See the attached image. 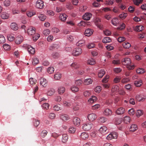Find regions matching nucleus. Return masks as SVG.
Returning a JSON list of instances; mask_svg holds the SVG:
<instances>
[{"instance_id": "1", "label": "nucleus", "mask_w": 146, "mask_h": 146, "mask_svg": "<svg viewBox=\"0 0 146 146\" xmlns=\"http://www.w3.org/2000/svg\"><path fill=\"white\" fill-rule=\"evenodd\" d=\"M122 64L125 66H127L128 70H131L134 69V65H132L130 59L126 58L123 59L121 60Z\"/></svg>"}, {"instance_id": "2", "label": "nucleus", "mask_w": 146, "mask_h": 146, "mask_svg": "<svg viewBox=\"0 0 146 146\" xmlns=\"http://www.w3.org/2000/svg\"><path fill=\"white\" fill-rule=\"evenodd\" d=\"M93 126V124L91 123H86L83 124L82 128L85 131H89Z\"/></svg>"}, {"instance_id": "3", "label": "nucleus", "mask_w": 146, "mask_h": 146, "mask_svg": "<svg viewBox=\"0 0 146 146\" xmlns=\"http://www.w3.org/2000/svg\"><path fill=\"white\" fill-rule=\"evenodd\" d=\"M36 7L37 8L42 9L44 7L43 1L41 0H37L36 3Z\"/></svg>"}, {"instance_id": "4", "label": "nucleus", "mask_w": 146, "mask_h": 146, "mask_svg": "<svg viewBox=\"0 0 146 146\" xmlns=\"http://www.w3.org/2000/svg\"><path fill=\"white\" fill-rule=\"evenodd\" d=\"M36 29L33 27H28L27 30V33L29 35H33L35 34Z\"/></svg>"}, {"instance_id": "5", "label": "nucleus", "mask_w": 146, "mask_h": 146, "mask_svg": "<svg viewBox=\"0 0 146 146\" xmlns=\"http://www.w3.org/2000/svg\"><path fill=\"white\" fill-rule=\"evenodd\" d=\"M117 137V133L116 132H113L110 134L107 137V139L108 140H111L113 139H116Z\"/></svg>"}, {"instance_id": "6", "label": "nucleus", "mask_w": 146, "mask_h": 146, "mask_svg": "<svg viewBox=\"0 0 146 146\" xmlns=\"http://www.w3.org/2000/svg\"><path fill=\"white\" fill-rule=\"evenodd\" d=\"M82 52V49L81 48H76L73 50L72 54L74 56H77L80 54Z\"/></svg>"}, {"instance_id": "7", "label": "nucleus", "mask_w": 146, "mask_h": 146, "mask_svg": "<svg viewBox=\"0 0 146 146\" xmlns=\"http://www.w3.org/2000/svg\"><path fill=\"white\" fill-rule=\"evenodd\" d=\"M97 118L96 115L94 113L90 114L88 116V119L90 121H93Z\"/></svg>"}, {"instance_id": "8", "label": "nucleus", "mask_w": 146, "mask_h": 146, "mask_svg": "<svg viewBox=\"0 0 146 146\" xmlns=\"http://www.w3.org/2000/svg\"><path fill=\"white\" fill-rule=\"evenodd\" d=\"M40 84L43 87H46L47 85V81L44 78L41 77L40 79Z\"/></svg>"}, {"instance_id": "9", "label": "nucleus", "mask_w": 146, "mask_h": 146, "mask_svg": "<svg viewBox=\"0 0 146 146\" xmlns=\"http://www.w3.org/2000/svg\"><path fill=\"white\" fill-rule=\"evenodd\" d=\"M73 121L75 125L78 126L80 125V119L77 117H74L73 119Z\"/></svg>"}, {"instance_id": "10", "label": "nucleus", "mask_w": 146, "mask_h": 146, "mask_svg": "<svg viewBox=\"0 0 146 146\" xmlns=\"http://www.w3.org/2000/svg\"><path fill=\"white\" fill-rule=\"evenodd\" d=\"M92 15L89 13H86L83 16V18L84 19L88 21L92 17Z\"/></svg>"}, {"instance_id": "11", "label": "nucleus", "mask_w": 146, "mask_h": 146, "mask_svg": "<svg viewBox=\"0 0 146 146\" xmlns=\"http://www.w3.org/2000/svg\"><path fill=\"white\" fill-rule=\"evenodd\" d=\"M26 47L29 53L31 54H34L35 53V49L29 45L27 44Z\"/></svg>"}, {"instance_id": "12", "label": "nucleus", "mask_w": 146, "mask_h": 146, "mask_svg": "<svg viewBox=\"0 0 146 146\" xmlns=\"http://www.w3.org/2000/svg\"><path fill=\"white\" fill-rule=\"evenodd\" d=\"M125 111L124 108L120 107L118 108L116 111V113L118 115H121L123 114Z\"/></svg>"}, {"instance_id": "13", "label": "nucleus", "mask_w": 146, "mask_h": 146, "mask_svg": "<svg viewBox=\"0 0 146 146\" xmlns=\"http://www.w3.org/2000/svg\"><path fill=\"white\" fill-rule=\"evenodd\" d=\"M23 37L21 36H17L15 39V42L17 44H20L23 41Z\"/></svg>"}, {"instance_id": "14", "label": "nucleus", "mask_w": 146, "mask_h": 146, "mask_svg": "<svg viewBox=\"0 0 146 146\" xmlns=\"http://www.w3.org/2000/svg\"><path fill=\"white\" fill-rule=\"evenodd\" d=\"M99 131L102 134H105L108 132L107 128L105 126L101 127L99 129Z\"/></svg>"}, {"instance_id": "15", "label": "nucleus", "mask_w": 146, "mask_h": 146, "mask_svg": "<svg viewBox=\"0 0 146 146\" xmlns=\"http://www.w3.org/2000/svg\"><path fill=\"white\" fill-rule=\"evenodd\" d=\"M1 18L4 19H7L9 17V15L5 12L2 13L1 15Z\"/></svg>"}, {"instance_id": "16", "label": "nucleus", "mask_w": 146, "mask_h": 146, "mask_svg": "<svg viewBox=\"0 0 146 146\" xmlns=\"http://www.w3.org/2000/svg\"><path fill=\"white\" fill-rule=\"evenodd\" d=\"M92 30L90 29H87L86 30L85 32V35L86 36H89L93 33Z\"/></svg>"}, {"instance_id": "17", "label": "nucleus", "mask_w": 146, "mask_h": 146, "mask_svg": "<svg viewBox=\"0 0 146 146\" xmlns=\"http://www.w3.org/2000/svg\"><path fill=\"white\" fill-rule=\"evenodd\" d=\"M68 139V136L66 134H64L62 135V141L63 143H66Z\"/></svg>"}, {"instance_id": "18", "label": "nucleus", "mask_w": 146, "mask_h": 146, "mask_svg": "<svg viewBox=\"0 0 146 146\" xmlns=\"http://www.w3.org/2000/svg\"><path fill=\"white\" fill-rule=\"evenodd\" d=\"M80 137L83 139H86L88 138V135L87 133L84 132L81 133Z\"/></svg>"}, {"instance_id": "19", "label": "nucleus", "mask_w": 146, "mask_h": 146, "mask_svg": "<svg viewBox=\"0 0 146 146\" xmlns=\"http://www.w3.org/2000/svg\"><path fill=\"white\" fill-rule=\"evenodd\" d=\"M93 80L91 78H88L85 79L83 82L84 85H87L92 84Z\"/></svg>"}, {"instance_id": "20", "label": "nucleus", "mask_w": 146, "mask_h": 146, "mask_svg": "<svg viewBox=\"0 0 146 146\" xmlns=\"http://www.w3.org/2000/svg\"><path fill=\"white\" fill-rule=\"evenodd\" d=\"M138 129L137 125L135 124L131 125L129 128V130L131 132H134L136 131Z\"/></svg>"}, {"instance_id": "21", "label": "nucleus", "mask_w": 146, "mask_h": 146, "mask_svg": "<svg viewBox=\"0 0 146 146\" xmlns=\"http://www.w3.org/2000/svg\"><path fill=\"white\" fill-rule=\"evenodd\" d=\"M136 99L139 102L143 101L145 100V98L142 97V96L140 95H137L136 96Z\"/></svg>"}, {"instance_id": "22", "label": "nucleus", "mask_w": 146, "mask_h": 146, "mask_svg": "<svg viewBox=\"0 0 146 146\" xmlns=\"http://www.w3.org/2000/svg\"><path fill=\"white\" fill-rule=\"evenodd\" d=\"M10 27L14 31H16L18 29L17 25L15 23H12L11 24Z\"/></svg>"}, {"instance_id": "23", "label": "nucleus", "mask_w": 146, "mask_h": 146, "mask_svg": "<svg viewBox=\"0 0 146 146\" xmlns=\"http://www.w3.org/2000/svg\"><path fill=\"white\" fill-rule=\"evenodd\" d=\"M61 119L63 121H66L68 120L69 118L68 115L66 114H62L60 116Z\"/></svg>"}, {"instance_id": "24", "label": "nucleus", "mask_w": 146, "mask_h": 146, "mask_svg": "<svg viewBox=\"0 0 146 146\" xmlns=\"http://www.w3.org/2000/svg\"><path fill=\"white\" fill-rule=\"evenodd\" d=\"M67 16L65 14H60L59 17L60 19L62 21H65L66 18Z\"/></svg>"}, {"instance_id": "25", "label": "nucleus", "mask_w": 146, "mask_h": 146, "mask_svg": "<svg viewBox=\"0 0 146 146\" xmlns=\"http://www.w3.org/2000/svg\"><path fill=\"white\" fill-rule=\"evenodd\" d=\"M144 29V27L142 25L137 26L135 28V30L137 31L140 32L142 31Z\"/></svg>"}, {"instance_id": "26", "label": "nucleus", "mask_w": 146, "mask_h": 146, "mask_svg": "<svg viewBox=\"0 0 146 146\" xmlns=\"http://www.w3.org/2000/svg\"><path fill=\"white\" fill-rule=\"evenodd\" d=\"M122 45L123 47L125 48H128L131 46L130 44L126 41L123 42Z\"/></svg>"}, {"instance_id": "27", "label": "nucleus", "mask_w": 146, "mask_h": 146, "mask_svg": "<svg viewBox=\"0 0 146 146\" xmlns=\"http://www.w3.org/2000/svg\"><path fill=\"white\" fill-rule=\"evenodd\" d=\"M111 41L110 38L108 37H106L103 39L102 42L104 43H107L110 42Z\"/></svg>"}, {"instance_id": "28", "label": "nucleus", "mask_w": 146, "mask_h": 146, "mask_svg": "<svg viewBox=\"0 0 146 146\" xmlns=\"http://www.w3.org/2000/svg\"><path fill=\"white\" fill-rule=\"evenodd\" d=\"M65 89L64 87H59L58 90V93L60 94H62L65 91Z\"/></svg>"}, {"instance_id": "29", "label": "nucleus", "mask_w": 146, "mask_h": 146, "mask_svg": "<svg viewBox=\"0 0 146 146\" xmlns=\"http://www.w3.org/2000/svg\"><path fill=\"white\" fill-rule=\"evenodd\" d=\"M118 20L116 18L113 19L111 20V23L113 25L116 26L119 23Z\"/></svg>"}, {"instance_id": "30", "label": "nucleus", "mask_w": 146, "mask_h": 146, "mask_svg": "<svg viewBox=\"0 0 146 146\" xmlns=\"http://www.w3.org/2000/svg\"><path fill=\"white\" fill-rule=\"evenodd\" d=\"M135 85L137 87H140L142 84V81L141 80L135 81L134 83Z\"/></svg>"}, {"instance_id": "31", "label": "nucleus", "mask_w": 146, "mask_h": 146, "mask_svg": "<svg viewBox=\"0 0 146 146\" xmlns=\"http://www.w3.org/2000/svg\"><path fill=\"white\" fill-rule=\"evenodd\" d=\"M71 89L72 92L73 93L77 92L79 91L78 88L75 86H72L71 87Z\"/></svg>"}, {"instance_id": "32", "label": "nucleus", "mask_w": 146, "mask_h": 146, "mask_svg": "<svg viewBox=\"0 0 146 146\" xmlns=\"http://www.w3.org/2000/svg\"><path fill=\"white\" fill-rule=\"evenodd\" d=\"M61 77V74L60 73H57L54 75V78L56 80H58L60 79Z\"/></svg>"}, {"instance_id": "33", "label": "nucleus", "mask_w": 146, "mask_h": 146, "mask_svg": "<svg viewBox=\"0 0 146 146\" xmlns=\"http://www.w3.org/2000/svg\"><path fill=\"white\" fill-rule=\"evenodd\" d=\"M105 74V72L104 70L102 69L100 71L98 74V76L99 77L102 78L104 76Z\"/></svg>"}, {"instance_id": "34", "label": "nucleus", "mask_w": 146, "mask_h": 146, "mask_svg": "<svg viewBox=\"0 0 146 146\" xmlns=\"http://www.w3.org/2000/svg\"><path fill=\"white\" fill-rule=\"evenodd\" d=\"M123 120L125 123H128L130 122L131 119L129 117L125 116L124 117Z\"/></svg>"}, {"instance_id": "35", "label": "nucleus", "mask_w": 146, "mask_h": 146, "mask_svg": "<svg viewBox=\"0 0 146 146\" xmlns=\"http://www.w3.org/2000/svg\"><path fill=\"white\" fill-rule=\"evenodd\" d=\"M111 113V111L108 109H106L104 112V114L106 115H110Z\"/></svg>"}, {"instance_id": "36", "label": "nucleus", "mask_w": 146, "mask_h": 146, "mask_svg": "<svg viewBox=\"0 0 146 146\" xmlns=\"http://www.w3.org/2000/svg\"><path fill=\"white\" fill-rule=\"evenodd\" d=\"M71 67L74 68L75 69H77L79 68V65L76 62H74L72 63L71 65Z\"/></svg>"}, {"instance_id": "37", "label": "nucleus", "mask_w": 146, "mask_h": 146, "mask_svg": "<svg viewBox=\"0 0 146 146\" xmlns=\"http://www.w3.org/2000/svg\"><path fill=\"white\" fill-rule=\"evenodd\" d=\"M87 62L88 64L92 65L95 64L96 63L94 60L92 58L88 60Z\"/></svg>"}, {"instance_id": "38", "label": "nucleus", "mask_w": 146, "mask_h": 146, "mask_svg": "<svg viewBox=\"0 0 146 146\" xmlns=\"http://www.w3.org/2000/svg\"><path fill=\"white\" fill-rule=\"evenodd\" d=\"M145 72V70L143 68H139L136 70V72L137 73L141 74L144 73Z\"/></svg>"}, {"instance_id": "39", "label": "nucleus", "mask_w": 146, "mask_h": 146, "mask_svg": "<svg viewBox=\"0 0 146 146\" xmlns=\"http://www.w3.org/2000/svg\"><path fill=\"white\" fill-rule=\"evenodd\" d=\"M119 87L115 85L112 86L111 90L113 92H117L119 90Z\"/></svg>"}, {"instance_id": "40", "label": "nucleus", "mask_w": 146, "mask_h": 146, "mask_svg": "<svg viewBox=\"0 0 146 146\" xmlns=\"http://www.w3.org/2000/svg\"><path fill=\"white\" fill-rule=\"evenodd\" d=\"M5 41V39L4 36L1 35H0V43H3Z\"/></svg>"}, {"instance_id": "41", "label": "nucleus", "mask_w": 146, "mask_h": 146, "mask_svg": "<svg viewBox=\"0 0 146 146\" xmlns=\"http://www.w3.org/2000/svg\"><path fill=\"white\" fill-rule=\"evenodd\" d=\"M55 92V90L53 89H51L49 90L47 93V95L51 96Z\"/></svg>"}, {"instance_id": "42", "label": "nucleus", "mask_w": 146, "mask_h": 146, "mask_svg": "<svg viewBox=\"0 0 146 146\" xmlns=\"http://www.w3.org/2000/svg\"><path fill=\"white\" fill-rule=\"evenodd\" d=\"M107 120V119L104 117H100L98 119L99 122L102 123H104Z\"/></svg>"}, {"instance_id": "43", "label": "nucleus", "mask_w": 146, "mask_h": 146, "mask_svg": "<svg viewBox=\"0 0 146 146\" xmlns=\"http://www.w3.org/2000/svg\"><path fill=\"white\" fill-rule=\"evenodd\" d=\"M84 41L83 40H81L79 41L78 42L76 43V45L77 46H82L83 45H84Z\"/></svg>"}, {"instance_id": "44", "label": "nucleus", "mask_w": 146, "mask_h": 146, "mask_svg": "<svg viewBox=\"0 0 146 146\" xmlns=\"http://www.w3.org/2000/svg\"><path fill=\"white\" fill-rule=\"evenodd\" d=\"M36 81V80L33 78H31L29 79L30 84L32 85L35 84Z\"/></svg>"}, {"instance_id": "45", "label": "nucleus", "mask_w": 146, "mask_h": 146, "mask_svg": "<svg viewBox=\"0 0 146 146\" xmlns=\"http://www.w3.org/2000/svg\"><path fill=\"white\" fill-rule=\"evenodd\" d=\"M97 100V98L95 96H92L91 98H90L88 102L90 103H93Z\"/></svg>"}, {"instance_id": "46", "label": "nucleus", "mask_w": 146, "mask_h": 146, "mask_svg": "<svg viewBox=\"0 0 146 146\" xmlns=\"http://www.w3.org/2000/svg\"><path fill=\"white\" fill-rule=\"evenodd\" d=\"M34 36L33 37V39L34 41H36L40 37V35L38 34H35Z\"/></svg>"}, {"instance_id": "47", "label": "nucleus", "mask_w": 146, "mask_h": 146, "mask_svg": "<svg viewBox=\"0 0 146 146\" xmlns=\"http://www.w3.org/2000/svg\"><path fill=\"white\" fill-rule=\"evenodd\" d=\"M122 122V119L121 118H116L115 119V123L116 125H119Z\"/></svg>"}, {"instance_id": "48", "label": "nucleus", "mask_w": 146, "mask_h": 146, "mask_svg": "<svg viewBox=\"0 0 146 146\" xmlns=\"http://www.w3.org/2000/svg\"><path fill=\"white\" fill-rule=\"evenodd\" d=\"M40 20L41 21H44L46 19V17L44 15L41 14L38 16Z\"/></svg>"}, {"instance_id": "49", "label": "nucleus", "mask_w": 146, "mask_h": 146, "mask_svg": "<svg viewBox=\"0 0 146 146\" xmlns=\"http://www.w3.org/2000/svg\"><path fill=\"white\" fill-rule=\"evenodd\" d=\"M136 115L137 117H139L143 114V111L141 110H137L136 112Z\"/></svg>"}, {"instance_id": "50", "label": "nucleus", "mask_w": 146, "mask_h": 146, "mask_svg": "<svg viewBox=\"0 0 146 146\" xmlns=\"http://www.w3.org/2000/svg\"><path fill=\"white\" fill-rule=\"evenodd\" d=\"M83 82L81 79L76 80L75 81V84L76 86H80L82 83Z\"/></svg>"}, {"instance_id": "51", "label": "nucleus", "mask_w": 146, "mask_h": 146, "mask_svg": "<svg viewBox=\"0 0 146 146\" xmlns=\"http://www.w3.org/2000/svg\"><path fill=\"white\" fill-rule=\"evenodd\" d=\"M76 129L74 127H70L69 129V132L71 133H74L76 130Z\"/></svg>"}, {"instance_id": "52", "label": "nucleus", "mask_w": 146, "mask_h": 146, "mask_svg": "<svg viewBox=\"0 0 146 146\" xmlns=\"http://www.w3.org/2000/svg\"><path fill=\"white\" fill-rule=\"evenodd\" d=\"M130 80L128 78H123L121 80V82L124 84H126L129 82Z\"/></svg>"}, {"instance_id": "53", "label": "nucleus", "mask_w": 146, "mask_h": 146, "mask_svg": "<svg viewBox=\"0 0 146 146\" xmlns=\"http://www.w3.org/2000/svg\"><path fill=\"white\" fill-rule=\"evenodd\" d=\"M33 122L34 123V125L35 127H37L38 126L40 123V122L39 120L35 119L33 120Z\"/></svg>"}, {"instance_id": "54", "label": "nucleus", "mask_w": 146, "mask_h": 146, "mask_svg": "<svg viewBox=\"0 0 146 146\" xmlns=\"http://www.w3.org/2000/svg\"><path fill=\"white\" fill-rule=\"evenodd\" d=\"M54 71V68L53 67H49L47 70V72L50 74L53 73Z\"/></svg>"}, {"instance_id": "55", "label": "nucleus", "mask_w": 146, "mask_h": 146, "mask_svg": "<svg viewBox=\"0 0 146 146\" xmlns=\"http://www.w3.org/2000/svg\"><path fill=\"white\" fill-rule=\"evenodd\" d=\"M114 0H106V3L108 5H111L113 4Z\"/></svg>"}, {"instance_id": "56", "label": "nucleus", "mask_w": 146, "mask_h": 146, "mask_svg": "<svg viewBox=\"0 0 146 146\" xmlns=\"http://www.w3.org/2000/svg\"><path fill=\"white\" fill-rule=\"evenodd\" d=\"M49 105L48 103H44L42 105V107L43 109L47 110L49 108Z\"/></svg>"}, {"instance_id": "57", "label": "nucleus", "mask_w": 146, "mask_h": 146, "mask_svg": "<svg viewBox=\"0 0 146 146\" xmlns=\"http://www.w3.org/2000/svg\"><path fill=\"white\" fill-rule=\"evenodd\" d=\"M125 25L124 23H122L120 25V26L118 27L117 29L118 30H122L125 28Z\"/></svg>"}, {"instance_id": "58", "label": "nucleus", "mask_w": 146, "mask_h": 146, "mask_svg": "<svg viewBox=\"0 0 146 146\" xmlns=\"http://www.w3.org/2000/svg\"><path fill=\"white\" fill-rule=\"evenodd\" d=\"M83 94L84 96L87 97L90 95V93L89 91H86L84 92Z\"/></svg>"}, {"instance_id": "59", "label": "nucleus", "mask_w": 146, "mask_h": 146, "mask_svg": "<svg viewBox=\"0 0 146 146\" xmlns=\"http://www.w3.org/2000/svg\"><path fill=\"white\" fill-rule=\"evenodd\" d=\"M127 14L126 13H123L119 15V17L122 19H124L127 16Z\"/></svg>"}, {"instance_id": "60", "label": "nucleus", "mask_w": 146, "mask_h": 146, "mask_svg": "<svg viewBox=\"0 0 146 146\" xmlns=\"http://www.w3.org/2000/svg\"><path fill=\"white\" fill-rule=\"evenodd\" d=\"M39 62L38 60L36 58H34L32 62L33 65H35Z\"/></svg>"}, {"instance_id": "61", "label": "nucleus", "mask_w": 146, "mask_h": 146, "mask_svg": "<svg viewBox=\"0 0 146 146\" xmlns=\"http://www.w3.org/2000/svg\"><path fill=\"white\" fill-rule=\"evenodd\" d=\"M47 131L46 130H43L41 133V135L42 137H44L47 135Z\"/></svg>"}, {"instance_id": "62", "label": "nucleus", "mask_w": 146, "mask_h": 146, "mask_svg": "<svg viewBox=\"0 0 146 146\" xmlns=\"http://www.w3.org/2000/svg\"><path fill=\"white\" fill-rule=\"evenodd\" d=\"M3 47L4 49L6 50H8L10 49V46L7 44H4L3 45Z\"/></svg>"}, {"instance_id": "63", "label": "nucleus", "mask_w": 146, "mask_h": 146, "mask_svg": "<svg viewBox=\"0 0 146 146\" xmlns=\"http://www.w3.org/2000/svg\"><path fill=\"white\" fill-rule=\"evenodd\" d=\"M8 39L9 41H12L15 39V37L12 35H9L7 36Z\"/></svg>"}, {"instance_id": "64", "label": "nucleus", "mask_w": 146, "mask_h": 146, "mask_svg": "<svg viewBox=\"0 0 146 146\" xmlns=\"http://www.w3.org/2000/svg\"><path fill=\"white\" fill-rule=\"evenodd\" d=\"M120 78L118 77H116L114 79L113 81L114 83H117L120 82Z\"/></svg>"}]
</instances>
